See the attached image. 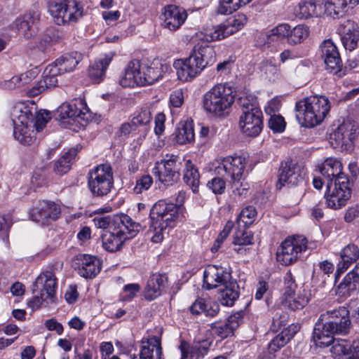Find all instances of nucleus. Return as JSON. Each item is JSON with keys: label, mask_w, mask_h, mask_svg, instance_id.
Returning <instances> with one entry per match:
<instances>
[{"label": "nucleus", "mask_w": 359, "mask_h": 359, "mask_svg": "<svg viewBox=\"0 0 359 359\" xmlns=\"http://www.w3.org/2000/svg\"><path fill=\"white\" fill-rule=\"evenodd\" d=\"M223 287L219 292L220 303L224 306H232L239 297L238 285L232 279Z\"/></svg>", "instance_id": "38"}, {"label": "nucleus", "mask_w": 359, "mask_h": 359, "mask_svg": "<svg viewBox=\"0 0 359 359\" xmlns=\"http://www.w3.org/2000/svg\"><path fill=\"white\" fill-rule=\"evenodd\" d=\"M78 273L85 278H95L101 270L100 260L89 255H79L76 259Z\"/></svg>", "instance_id": "25"}, {"label": "nucleus", "mask_w": 359, "mask_h": 359, "mask_svg": "<svg viewBox=\"0 0 359 359\" xmlns=\"http://www.w3.org/2000/svg\"><path fill=\"white\" fill-rule=\"evenodd\" d=\"M329 100L325 96H309L296 103V118L304 127L313 128L320 124L330 109Z\"/></svg>", "instance_id": "5"}, {"label": "nucleus", "mask_w": 359, "mask_h": 359, "mask_svg": "<svg viewBox=\"0 0 359 359\" xmlns=\"http://www.w3.org/2000/svg\"><path fill=\"white\" fill-rule=\"evenodd\" d=\"M239 126L243 134L249 137L257 136L263 128V115L261 109L242 112Z\"/></svg>", "instance_id": "21"}, {"label": "nucleus", "mask_w": 359, "mask_h": 359, "mask_svg": "<svg viewBox=\"0 0 359 359\" xmlns=\"http://www.w3.org/2000/svg\"><path fill=\"white\" fill-rule=\"evenodd\" d=\"M76 155V151L74 149H69L55 163L54 171L60 175L67 173L71 168L73 160Z\"/></svg>", "instance_id": "45"}, {"label": "nucleus", "mask_w": 359, "mask_h": 359, "mask_svg": "<svg viewBox=\"0 0 359 359\" xmlns=\"http://www.w3.org/2000/svg\"><path fill=\"white\" fill-rule=\"evenodd\" d=\"M320 172L327 183L338 182L339 177L348 178V175L342 172V165L336 158H327L320 165Z\"/></svg>", "instance_id": "27"}, {"label": "nucleus", "mask_w": 359, "mask_h": 359, "mask_svg": "<svg viewBox=\"0 0 359 359\" xmlns=\"http://www.w3.org/2000/svg\"><path fill=\"white\" fill-rule=\"evenodd\" d=\"M114 54L109 53L97 58L89 67L90 77L97 83L101 82L106 74V70L111 63Z\"/></svg>", "instance_id": "34"}, {"label": "nucleus", "mask_w": 359, "mask_h": 359, "mask_svg": "<svg viewBox=\"0 0 359 359\" xmlns=\"http://www.w3.org/2000/svg\"><path fill=\"white\" fill-rule=\"evenodd\" d=\"M194 35L191 40L195 43L189 56L184 59L174 61L173 67L176 69L177 78L183 82L191 81L208 65L215 62L216 53L212 46L206 41H194Z\"/></svg>", "instance_id": "2"}, {"label": "nucleus", "mask_w": 359, "mask_h": 359, "mask_svg": "<svg viewBox=\"0 0 359 359\" xmlns=\"http://www.w3.org/2000/svg\"><path fill=\"white\" fill-rule=\"evenodd\" d=\"M296 14L300 19H308L317 16V6L313 0H302L297 8Z\"/></svg>", "instance_id": "47"}, {"label": "nucleus", "mask_w": 359, "mask_h": 359, "mask_svg": "<svg viewBox=\"0 0 359 359\" xmlns=\"http://www.w3.org/2000/svg\"><path fill=\"white\" fill-rule=\"evenodd\" d=\"M88 111L83 100H76L74 103L62 104L58 109L61 118L81 117Z\"/></svg>", "instance_id": "36"}, {"label": "nucleus", "mask_w": 359, "mask_h": 359, "mask_svg": "<svg viewBox=\"0 0 359 359\" xmlns=\"http://www.w3.org/2000/svg\"><path fill=\"white\" fill-rule=\"evenodd\" d=\"M168 68L166 64L160 62H154L149 65L145 63V77L142 81H145L147 85H152L163 78Z\"/></svg>", "instance_id": "37"}, {"label": "nucleus", "mask_w": 359, "mask_h": 359, "mask_svg": "<svg viewBox=\"0 0 359 359\" xmlns=\"http://www.w3.org/2000/svg\"><path fill=\"white\" fill-rule=\"evenodd\" d=\"M234 224L231 221H228L224 226L223 230L219 233L217 239L214 242L212 246L211 247V252L215 253L218 251V250L221 248L222 244L224 241V240L229 236L231 229H233Z\"/></svg>", "instance_id": "58"}, {"label": "nucleus", "mask_w": 359, "mask_h": 359, "mask_svg": "<svg viewBox=\"0 0 359 359\" xmlns=\"http://www.w3.org/2000/svg\"><path fill=\"white\" fill-rule=\"evenodd\" d=\"M268 121V126L274 133H281L285 128V121L280 115L272 114Z\"/></svg>", "instance_id": "62"}, {"label": "nucleus", "mask_w": 359, "mask_h": 359, "mask_svg": "<svg viewBox=\"0 0 359 359\" xmlns=\"http://www.w3.org/2000/svg\"><path fill=\"white\" fill-rule=\"evenodd\" d=\"M189 310L193 315L204 313L206 316L214 317L219 313V306L216 302L198 298L191 304Z\"/></svg>", "instance_id": "35"}, {"label": "nucleus", "mask_w": 359, "mask_h": 359, "mask_svg": "<svg viewBox=\"0 0 359 359\" xmlns=\"http://www.w3.org/2000/svg\"><path fill=\"white\" fill-rule=\"evenodd\" d=\"M151 113L149 108H142L140 111H137L134 113L132 121L133 125H135L137 128L143 126H147L151 121Z\"/></svg>", "instance_id": "54"}, {"label": "nucleus", "mask_w": 359, "mask_h": 359, "mask_svg": "<svg viewBox=\"0 0 359 359\" xmlns=\"http://www.w3.org/2000/svg\"><path fill=\"white\" fill-rule=\"evenodd\" d=\"M321 57L329 62V57L339 53L338 48L331 39L325 40L320 45Z\"/></svg>", "instance_id": "59"}, {"label": "nucleus", "mask_w": 359, "mask_h": 359, "mask_svg": "<svg viewBox=\"0 0 359 359\" xmlns=\"http://www.w3.org/2000/svg\"><path fill=\"white\" fill-rule=\"evenodd\" d=\"M195 133L192 121H185L175 131V140L179 144H185L194 140Z\"/></svg>", "instance_id": "41"}, {"label": "nucleus", "mask_w": 359, "mask_h": 359, "mask_svg": "<svg viewBox=\"0 0 359 359\" xmlns=\"http://www.w3.org/2000/svg\"><path fill=\"white\" fill-rule=\"evenodd\" d=\"M326 69L331 74H336L339 77H341L344 73L342 72V61L339 55L337 53L329 57V62L324 61Z\"/></svg>", "instance_id": "53"}, {"label": "nucleus", "mask_w": 359, "mask_h": 359, "mask_svg": "<svg viewBox=\"0 0 359 359\" xmlns=\"http://www.w3.org/2000/svg\"><path fill=\"white\" fill-rule=\"evenodd\" d=\"M183 180L192 189L194 192H196L198 191L200 184V175L198 169L190 160L186 162L185 168L184 170Z\"/></svg>", "instance_id": "40"}, {"label": "nucleus", "mask_w": 359, "mask_h": 359, "mask_svg": "<svg viewBox=\"0 0 359 359\" xmlns=\"http://www.w3.org/2000/svg\"><path fill=\"white\" fill-rule=\"evenodd\" d=\"M359 290V263L348 272L336 290L340 297H348Z\"/></svg>", "instance_id": "30"}, {"label": "nucleus", "mask_w": 359, "mask_h": 359, "mask_svg": "<svg viewBox=\"0 0 359 359\" xmlns=\"http://www.w3.org/2000/svg\"><path fill=\"white\" fill-rule=\"evenodd\" d=\"M309 34V27L304 25H298L292 28L290 32L288 44L294 46L302 43L307 39Z\"/></svg>", "instance_id": "49"}, {"label": "nucleus", "mask_w": 359, "mask_h": 359, "mask_svg": "<svg viewBox=\"0 0 359 359\" xmlns=\"http://www.w3.org/2000/svg\"><path fill=\"white\" fill-rule=\"evenodd\" d=\"M358 125L355 121H344L331 134L332 144L341 150H352L353 142L358 135Z\"/></svg>", "instance_id": "17"}, {"label": "nucleus", "mask_w": 359, "mask_h": 359, "mask_svg": "<svg viewBox=\"0 0 359 359\" xmlns=\"http://www.w3.org/2000/svg\"><path fill=\"white\" fill-rule=\"evenodd\" d=\"M290 29L291 26L290 25L286 23L280 24L275 28L272 29L270 31L269 34H266L265 35L268 37V42L276 39H286L287 43H288Z\"/></svg>", "instance_id": "51"}, {"label": "nucleus", "mask_w": 359, "mask_h": 359, "mask_svg": "<svg viewBox=\"0 0 359 359\" xmlns=\"http://www.w3.org/2000/svg\"><path fill=\"white\" fill-rule=\"evenodd\" d=\"M217 163L215 173L233 184L242 180L247 160L241 156H227L218 159Z\"/></svg>", "instance_id": "14"}, {"label": "nucleus", "mask_w": 359, "mask_h": 359, "mask_svg": "<svg viewBox=\"0 0 359 359\" xmlns=\"http://www.w3.org/2000/svg\"><path fill=\"white\" fill-rule=\"evenodd\" d=\"M337 32L346 50H352L357 46L359 40V30L356 22L351 20H345L340 24Z\"/></svg>", "instance_id": "24"}, {"label": "nucleus", "mask_w": 359, "mask_h": 359, "mask_svg": "<svg viewBox=\"0 0 359 359\" xmlns=\"http://www.w3.org/2000/svg\"><path fill=\"white\" fill-rule=\"evenodd\" d=\"M348 11L344 0H326L325 3V13L332 18H339L344 15Z\"/></svg>", "instance_id": "44"}, {"label": "nucleus", "mask_w": 359, "mask_h": 359, "mask_svg": "<svg viewBox=\"0 0 359 359\" xmlns=\"http://www.w3.org/2000/svg\"><path fill=\"white\" fill-rule=\"evenodd\" d=\"M331 351L337 359H359V339L349 344L345 340L337 341L333 344Z\"/></svg>", "instance_id": "29"}, {"label": "nucleus", "mask_w": 359, "mask_h": 359, "mask_svg": "<svg viewBox=\"0 0 359 359\" xmlns=\"http://www.w3.org/2000/svg\"><path fill=\"white\" fill-rule=\"evenodd\" d=\"M319 266L320 271L313 275L312 282L318 284V286L319 287H324L326 283L327 278L330 276V274L333 273L334 266L332 263L327 260L320 262Z\"/></svg>", "instance_id": "46"}, {"label": "nucleus", "mask_w": 359, "mask_h": 359, "mask_svg": "<svg viewBox=\"0 0 359 359\" xmlns=\"http://www.w3.org/2000/svg\"><path fill=\"white\" fill-rule=\"evenodd\" d=\"M226 181L224 177L217 175L208 182L207 187L215 194H222L225 192Z\"/></svg>", "instance_id": "60"}, {"label": "nucleus", "mask_w": 359, "mask_h": 359, "mask_svg": "<svg viewBox=\"0 0 359 359\" xmlns=\"http://www.w3.org/2000/svg\"><path fill=\"white\" fill-rule=\"evenodd\" d=\"M82 59L83 55L79 52L74 51L62 55L50 65L54 68L53 69V73L58 72L60 74H62L74 70Z\"/></svg>", "instance_id": "28"}, {"label": "nucleus", "mask_w": 359, "mask_h": 359, "mask_svg": "<svg viewBox=\"0 0 359 359\" xmlns=\"http://www.w3.org/2000/svg\"><path fill=\"white\" fill-rule=\"evenodd\" d=\"M285 293L284 294L287 297L290 298L294 294V291L297 288V284L295 283V280L291 273V271H288L285 277Z\"/></svg>", "instance_id": "63"}, {"label": "nucleus", "mask_w": 359, "mask_h": 359, "mask_svg": "<svg viewBox=\"0 0 359 359\" xmlns=\"http://www.w3.org/2000/svg\"><path fill=\"white\" fill-rule=\"evenodd\" d=\"M234 101L235 92L227 83L215 85L202 100L204 110L216 117L227 116Z\"/></svg>", "instance_id": "7"}, {"label": "nucleus", "mask_w": 359, "mask_h": 359, "mask_svg": "<svg viewBox=\"0 0 359 359\" xmlns=\"http://www.w3.org/2000/svg\"><path fill=\"white\" fill-rule=\"evenodd\" d=\"M53 67L51 65H48L43 72V78L37 84V90L42 93L46 89L55 87L57 84V76L60 75L58 72L53 73Z\"/></svg>", "instance_id": "42"}, {"label": "nucleus", "mask_w": 359, "mask_h": 359, "mask_svg": "<svg viewBox=\"0 0 359 359\" xmlns=\"http://www.w3.org/2000/svg\"><path fill=\"white\" fill-rule=\"evenodd\" d=\"M178 157L172 155L168 159L156 161L151 173L161 184L172 186L180 179L181 164Z\"/></svg>", "instance_id": "16"}, {"label": "nucleus", "mask_w": 359, "mask_h": 359, "mask_svg": "<svg viewBox=\"0 0 359 359\" xmlns=\"http://www.w3.org/2000/svg\"><path fill=\"white\" fill-rule=\"evenodd\" d=\"M60 214V205L55 202L48 201H38L29 212L31 219L41 225H47L51 222L57 220Z\"/></svg>", "instance_id": "18"}, {"label": "nucleus", "mask_w": 359, "mask_h": 359, "mask_svg": "<svg viewBox=\"0 0 359 359\" xmlns=\"http://www.w3.org/2000/svg\"><path fill=\"white\" fill-rule=\"evenodd\" d=\"M213 332L221 339H225L233 334L234 330L226 321L224 323H214L212 325Z\"/></svg>", "instance_id": "61"}, {"label": "nucleus", "mask_w": 359, "mask_h": 359, "mask_svg": "<svg viewBox=\"0 0 359 359\" xmlns=\"http://www.w3.org/2000/svg\"><path fill=\"white\" fill-rule=\"evenodd\" d=\"M114 186L112 168L109 163L97 165L88 173V187L96 197L107 196Z\"/></svg>", "instance_id": "11"}, {"label": "nucleus", "mask_w": 359, "mask_h": 359, "mask_svg": "<svg viewBox=\"0 0 359 359\" xmlns=\"http://www.w3.org/2000/svg\"><path fill=\"white\" fill-rule=\"evenodd\" d=\"M252 0H219L217 13L221 15H229L239 8L250 3Z\"/></svg>", "instance_id": "48"}, {"label": "nucleus", "mask_w": 359, "mask_h": 359, "mask_svg": "<svg viewBox=\"0 0 359 359\" xmlns=\"http://www.w3.org/2000/svg\"><path fill=\"white\" fill-rule=\"evenodd\" d=\"M307 243L303 236L287 237L281 243L277 251V261L285 266L295 263L307 250Z\"/></svg>", "instance_id": "13"}, {"label": "nucleus", "mask_w": 359, "mask_h": 359, "mask_svg": "<svg viewBox=\"0 0 359 359\" xmlns=\"http://www.w3.org/2000/svg\"><path fill=\"white\" fill-rule=\"evenodd\" d=\"M39 20V14L36 11H29L16 22V26L25 39H30L36 34V24Z\"/></svg>", "instance_id": "32"}, {"label": "nucleus", "mask_w": 359, "mask_h": 359, "mask_svg": "<svg viewBox=\"0 0 359 359\" xmlns=\"http://www.w3.org/2000/svg\"><path fill=\"white\" fill-rule=\"evenodd\" d=\"M50 119V113L47 111H40L36 114L34 126L37 132L41 131Z\"/></svg>", "instance_id": "64"}, {"label": "nucleus", "mask_w": 359, "mask_h": 359, "mask_svg": "<svg viewBox=\"0 0 359 359\" xmlns=\"http://www.w3.org/2000/svg\"><path fill=\"white\" fill-rule=\"evenodd\" d=\"M238 104L243 112L252 111L254 109H260L258 106L257 97L252 95H244L239 97Z\"/></svg>", "instance_id": "56"}, {"label": "nucleus", "mask_w": 359, "mask_h": 359, "mask_svg": "<svg viewBox=\"0 0 359 359\" xmlns=\"http://www.w3.org/2000/svg\"><path fill=\"white\" fill-rule=\"evenodd\" d=\"M48 11L57 25H64L76 22L82 18L83 8L76 0H50Z\"/></svg>", "instance_id": "12"}, {"label": "nucleus", "mask_w": 359, "mask_h": 359, "mask_svg": "<svg viewBox=\"0 0 359 359\" xmlns=\"http://www.w3.org/2000/svg\"><path fill=\"white\" fill-rule=\"evenodd\" d=\"M162 355L161 339L154 336L142 340L138 355H130V359H162Z\"/></svg>", "instance_id": "26"}, {"label": "nucleus", "mask_w": 359, "mask_h": 359, "mask_svg": "<svg viewBox=\"0 0 359 359\" xmlns=\"http://www.w3.org/2000/svg\"><path fill=\"white\" fill-rule=\"evenodd\" d=\"M278 176L277 186L279 189L285 184L295 186L304 182L306 170L301 165L292 161H287L281 163Z\"/></svg>", "instance_id": "19"}, {"label": "nucleus", "mask_w": 359, "mask_h": 359, "mask_svg": "<svg viewBox=\"0 0 359 359\" xmlns=\"http://www.w3.org/2000/svg\"><path fill=\"white\" fill-rule=\"evenodd\" d=\"M153 178L150 175H143L137 178L133 191L136 194H142L149 189L153 184Z\"/></svg>", "instance_id": "57"}, {"label": "nucleus", "mask_w": 359, "mask_h": 359, "mask_svg": "<svg viewBox=\"0 0 359 359\" xmlns=\"http://www.w3.org/2000/svg\"><path fill=\"white\" fill-rule=\"evenodd\" d=\"M311 298V291L304 287L302 290L299 291L297 295L292 298H287L286 297V302L290 309L292 311L300 310L303 309Z\"/></svg>", "instance_id": "43"}, {"label": "nucleus", "mask_w": 359, "mask_h": 359, "mask_svg": "<svg viewBox=\"0 0 359 359\" xmlns=\"http://www.w3.org/2000/svg\"><path fill=\"white\" fill-rule=\"evenodd\" d=\"M231 280V273L221 266L208 265L203 272V285L207 290L224 286Z\"/></svg>", "instance_id": "22"}, {"label": "nucleus", "mask_w": 359, "mask_h": 359, "mask_svg": "<svg viewBox=\"0 0 359 359\" xmlns=\"http://www.w3.org/2000/svg\"><path fill=\"white\" fill-rule=\"evenodd\" d=\"M140 229L141 225L128 215L123 214L116 216L110 231L102 236V246L109 252H116L121 249L126 240L135 237Z\"/></svg>", "instance_id": "4"}, {"label": "nucleus", "mask_w": 359, "mask_h": 359, "mask_svg": "<svg viewBox=\"0 0 359 359\" xmlns=\"http://www.w3.org/2000/svg\"><path fill=\"white\" fill-rule=\"evenodd\" d=\"M151 220L149 231L152 233L151 240L159 243L163 239V231L167 228H172L178 217V207L172 203L159 200L155 203L149 212Z\"/></svg>", "instance_id": "6"}, {"label": "nucleus", "mask_w": 359, "mask_h": 359, "mask_svg": "<svg viewBox=\"0 0 359 359\" xmlns=\"http://www.w3.org/2000/svg\"><path fill=\"white\" fill-rule=\"evenodd\" d=\"M351 326L350 313L342 306L322 313L316 324L313 338L316 344L329 346L334 341L335 334L346 335Z\"/></svg>", "instance_id": "1"}, {"label": "nucleus", "mask_w": 359, "mask_h": 359, "mask_svg": "<svg viewBox=\"0 0 359 359\" xmlns=\"http://www.w3.org/2000/svg\"><path fill=\"white\" fill-rule=\"evenodd\" d=\"M10 115L14 137L22 144H32L35 137L29 133V127L33 121L31 109L24 102H17L13 106Z\"/></svg>", "instance_id": "9"}, {"label": "nucleus", "mask_w": 359, "mask_h": 359, "mask_svg": "<svg viewBox=\"0 0 359 359\" xmlns=\"http://www.w3.org/2000/svg\"><path fill=\"white\" fill-rule=\"evenodd\" d=\"M257 217V210L252 205H248L244 208L240 212L237 220L236 225L238 226L249 227Z\"/></svg>", "instance_id": "50"}, {"label": "nucleus", "mask_w": 359, "mask_h": 359, "mask_svg": "<svg viewBox=\"0 0 359 359\" xmlns=\"http://www.w3.org/2000/svg\"><path fill=\"white\" fill-rule=\"evenodd\" d=\"M340 256L341 261L339 264L337 271L341 269L344 271L346 270L359 259V248L356 245L349 243L341 250Z\"/></svg>", "instance_id": "39"}, {"label": "nucleus", "mask_w": 359, "mask_h": 359, "mask_svg": "<svg viewBox=\"0 0 359 359\" xmlns=\"http://www.w3.org/2000/svg\"><path fill=\"white\" fill-rule=\"evenodd\" d=\"M248 18L243 13H238L206 32H198L194 34V41L207 43L222 40L241 29L247 23Z\"/></svg>", "instance_id": "10"}, {"label": "nucleus", "mask_w": 359, "mask_h": 359, "mask_svg": "<svg viewBox=\"0 0 359 359\" xmlns=\"http://www.w3.org/2000/svg\"><path fill=\"white\" fill-rule=\"evenodd\" d=\"M287 331H282L274 337L268 344V349L270 353H273L285 346L290 340L291 335Z\"/></svg>", "instance_id": "52"}, {"label": "nucleus", "mask_w": 359, "mask_h": 359, "mask_svg": "<svg viewBox=\"0 0 359 359\" xmlns=\"http://www.w3.org/2000/svg\"><path fill=\"white\" fill-rule=\"evenodd\" d=\"M162 26L170 31L179 29L187 18L185 9L175 5L165 6L161 13Z\"/></svg>", "instance_id": "23"}, {"label": "nucleus", "mask_w": 359, "mask_h": 359, "mask_svg": "<svg viewBox=\"0 0 359 359\" xmlns=\"http://www.w3.org/2000/svg\"><path fill=\"white\" fill-rule=\"evenodd\" d=\"M57 287V281L54 273L50 271L41 272L33 283L32 293L34 297L29 302V306L32 309H36L43 302L48 304L55 303Z\"/></svg>", "instance_id": "8"}, {"label": "nucleus", "mask_w": 359, "mask_h": 359, "mask_svg": "<svg viewBox=\"0 0 359 359\" xmlns=\"http://www.w3.org/2000/svg\"><path fill=\"white\" fill-rule=\"evenodd\" d=\"M168 278L161 273H154L148 279L144 288V297L147 300H153L160 296L165 287Z\"/></svg>", "instance_id": "31"}, {"label": "nucleus", "mask_w": 359, "mask_h": 359, "mask_svg": "<svg viewBox=\"0 0 359 359\" xmlns=\"http://www.w3.org/2000/svg\"><path fill=\"white\" fill-rule=\"evenodd\" d=\"M145 63L138 60H133L128 62L124 74L119 79L118 83L123 88L147 86L146 82L140 81L145 77Z\"/></svg>", "instance_id": "20"}, {"label": "nucleus", "mask_w": 359, "mask_h": 359, "mask_svg": "<svg viewBox=\"0 0 359 359\" xmlns=\"http://www.w3.org/2000/svg\"><path fill=\"white\" fill-rule=\"evenodd\" d=\"M211 342L208 340H203L196 343L191 348V359H202L208 353Z\"/></svg>", "instance_id": "55"}, {"label": "nucleus", "mask_w": 359, "mask_h": 359, "mask_svg": "<svg viewBox=\"0 0 359 359\" xmlns=\"http://www.w3.org/2000/svg\"><path fill=\"white\" fill-rule=\"evenodd\" d=\"M351 196L348 178L339 177L338 182L326 184L325 198L328 208L338 210L345 206Z\"/></svg>", "instance_id": "15"}, {"label": "nucleus", "mask_w": 359, "mask_h": 359, "mask_svg": "<svg viewBox=\"0 0 359 359\" xmlns=\"http://www.w3.org/2000/svg\"><path fill=\"white\" fill-rule=\"evenodd\" d=\"M232 243L238 246L234 248L238 254L246 255L248 250L243 246L252 245L254 243V233L248 230V227L236 226L235 232L233 236Z\"/></svg>", "instance_id": "33"}, {"label": "nucleus", "mask_w": 359, "mask_h": 359, "mask_svg": "<svg viewBox=\"0 0 359 359\" xmlns=\"http://www.w3.org/2000/svg\"><path fill=\"white\" fill-rule=\"evenodd\" d=\"M194 35L191 40L195 43L189 56L184 59L174 61L173 67L176 69L177 78L183 82L191 81L208 65L215 62L216 53L212 46L206 41H194Z\"/></svg>", "instance_id": "3"}]
</instances>
